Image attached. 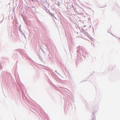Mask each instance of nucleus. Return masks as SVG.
I'll return each mask as SVG.
<instances>
[{
  "mask_svg": "<svg viewBox=\"0 0 120 120\" xmlns=\"http://www.w3.org/2000/svg\"><path fill=\"white\" fill-rule=\"evenodd\" d=\"M51 15H54V14H51Z\"/></svg>",
  "mask_w": 120,
  "mask_h": 120,
  "instance_id": "nucleus-1",
  "label": "nucleus"
}]
</instances>
